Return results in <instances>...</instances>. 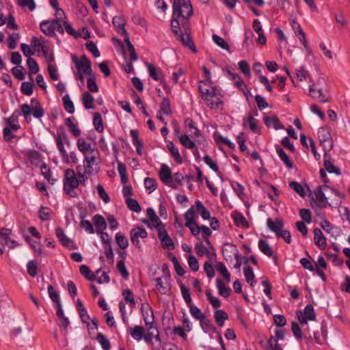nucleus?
Wrapping results in <instances>:
<instances>
[{"label": "nucleus", "mask_w": 350, "mask_h": 350, "mask_svg": "<svg viewBox=\"0 0 350 350\" xmlns=\"http://www.w3.org/2000/svg\"><path fill=\"white\" fill-rule=\"evenodd\" d=\"M193 14L190 0H174L170 27L178 41L192 52L197 53L191 37L190 17Z\"/></svg>", "instance_id": "obj_1"}, {"label": "nucleus", "mask_w": 350, "mask_h": 350, "mask_svg": "<svg viewBox=\"0 0 350 350\" xmlns=\"http://www.w3.org/2000/svg\"><path fill=\"white\" fill-rule=\"evenodd\" d=\"M31 105L25 103L21 106L20 112L18 110H15L12 116L8 118H5L7 124L18 122V118L23 114L25 121L29 123L31 121V115L35 118L40 119L44 115V109L41 105L40 102L36 98H32L30 100Z\"/></svg>", "instance_id": "obj_2"}, {"label": "nucleus", "mask_w": 350, "mask_h": 350, "mask_svg": "<svg viewBox=\"0 0 350 350\" xmlns=\"http://www.w3.org/2000/svg\"><path fill=\"white\" fill-rule=\"evenodd\" d=\"M160 180L173 189H178V186L183 185V176L178 172L173 175L170 167L167 164H162L159 173Z\"/></svg>", "instance_id": "obj_3"}, {"label": "nucleus", "mask_w": 350, "mask_h": 350, "mask_svg": "<svg viewBox=\"0 0 350 350\" xmlns=\"http://www.w3.org/2000/svg\"><path fill=\"white\" fill-rule=\"evenodd\" d=\"M198 90L202 99L210 109H218L220 105H223L222 100L217 97V95L219 94V90L217 86H211V90H210L199 85Z\"/></svg>", "instance_id": "obj_4"}, {"label": "nucleus", "mask_w": 350, "mask_h": 350, "mask_svg": "<svg viewBox=\"0 0 350 350\" xmlns=\"http://www.w3.org/2000/svg\"><path fill=\"white\" fill-rule=\"evenodd\" d=\"M63 183V189L66 194L68 195L70 198L78 196V193L75 189L79 186V180L76 177L73 170L67 169L65 170Z\"/></svg>", "instance_id": "obj_5"}, {"label": "nucleus", "mask_w": 350, "mask_h": 350, "mask_svg": "<svg viewBox=\"0 0 350 350\" xmlns=\"http://www.w3.org/2000/svg\"><path fill=\"white\" fill-rule=\"evenodd\" d=\"M57 148L59 151L62 160L64 163H69L70 159L66 150L64 148V144L68 148L70 147L71 143L68 135L66 134L63 126H60L55 136Z\"/></svg>", "instance_id": "obj_6"}, {"label": "nucleus", "mask_w": 350, "mask_h": 350, "mask_svg": "<svg viewBox=\"0 0 350 350\" xmlns=\"http://www.w3.org/2000/svg\"><path fill=\"white\" fill-rule=\"evenodd\" d=\"M158 238L161 242V245L163 248L168 250H173L175 249V244L169 236L165 226L163 223H160L157 226Z\"/></svg>", "instance_id": "obj_7"}, {"label": "nucleus", "mask_w": 350, "mask_h": 350, "mask_svg": "<svg viewBox=\"0 0 350 350\" xmlns=\"http://www.w3.org/2000/svg\"><path fill=\"white\" fill-rule=\"evenodd\" d=\"M72 62L78 72H82L86 75L91 76L92 74V64L85 55H83L79 59L75 55H72Z\"/></svg>", "instance_id": "obj_8"}, {"label": "nucleus", "mask_w": 350, "mask_h": 350, "mask_svg": "<svg viewBox=\"0 0 350 350\" xmlns=\"http://www.w3.org/2000/svg\"><path fill=\"white\" fill-rule=\"evenodd\" d=\"M92 221L94 222L96 230V232L100 235L101 242L105 241V237L109 238V235L107 232H104L107 227V224L105 221L104 217L101 215L96 214L92 217Z\"/></svg>", "instance_id": "obj_9"}, {"label": "nucleus", "mask_w": 350, "mask_h": 350, "mask_svg": "<svg viewBox=\"0 0 350 350\" xmlns=\"http://www.w3.org/2000/svg\"><path fill=\"white\" fill-rule=\"evenodd\" d=\"M55 235L63 246L68 250H75L77 247L73 244V241L68 238L61 227L55 228Z\"/></svg>", "instance_id": "obj_10"}, {"label": "nucleus", "mask_w": 350, "mask_h": 350, "mask_svg": "<svg viewBox=\"0 0 350 350\" xmlns=\"http://www.w3.org/2000/svg\"><path fill=\"white\" fill-rule=\"evenodd\" d=\"M57 23V18L53 19L52 21H44L40 23V30L44 33L46 36L49 37H55L57 36L55 32L54 24Z\"/></svg>", "instance_id": "obj_11"}, {"label": "nucleus", "mask_w": 350, "mask_h": 350, "mask_svg": "<svg viewBox=\"0 0 350 350\" xmlns=\"http://www.w3.org/2000/svg\"><path fill=\"white\" fill-rule=\"evenodd\" d=\"M149 75L154 81H159L161 83H165V79L164 75L159 68H156L153 64L150 63L146 64Z\"/></svg>", "instance_id": "obj_12"}, {"label": "nucleus", "mask_w": 350, "mask_h": 350, "mask_svg": "<svg viewBox=\"0 0 350 350\" xmlns=\"http://www.w3.org/2000/svg\"><path fill=\"white\" fill-rule=\"evenodd\" d=\"M314 84L310 85L309 87V95L314 99L318 100L321 103L329 102V98L323 92L322 89H315Z\"/></svg>", "instance_id": "obj_13"}, {"label": "nucleus", "mask_w": 350, "mask_h": 350, "mask_svg": "<svg viewBox=\"0 0 350 350\" xmlns=\"http://www.w3.org/2000/svg\"><path fill=\"white\" fill-rule=\"evenodd\" d=\"M314 241L315 245L320 250H325L327 245L325 237L323 235L322 231L319 228H315L313 230Z\"/></svg>", "instance_id": "obj_14"}, {"label": "nucleus", "mask_w": 350, "mask_h": 350, "mask_svg": "<svg viewBox=\"0 0 350 350\" xmlns=\"http://www.w3.org/2000/svg\"><path fill=\"white\" fill-rule=\"evenodd\" d=\"M324 157V167L325 169L329 172V173H333L336 175H340L341 171L340 169L335 165L332 163V157L330 153H324L323 154Z\"/></svg>", "instance_id": "obj_15"}, {"label": "nucleus", "mask_w": 350, "mask_h": 350, "mask_svg": "<svg viewBox=\"0 0 350 350\" xmlns=\"http://www.w3.org/2000/svg\"><path fill=\"white\" fill-rule=\"evenodd\" d=\"M112 23L120 35L125 36L129 34L125 29L126 23L124 18L120 16H114L112 20Z\"/></svg>", "instance_id": "obj_16"}, {"label": "nucleus", "mask_w": 350, "mask_h": 350, "mask_svg": "<svg viewBox=\"0 0 350 350\" xmlns=\"http://www.w3.org/2000/svg\"><path fill=\"white\" fill-rule=\"evenodd\" d=\"M275 148L276 152L278 154L280 159L284 163L285 166L288 169H292L293 167V162L289 158V157L286 154L284 150L278 144L275 145Z\"/></svg>", "instance_id": "obj_17"}, {"label": "nucleus", "mask_w": 350, "mask_h": 350, "mask_svg": "<svg viewBox=\"0 0 350 350\" xmlns=\"http://www.w3.org/2000/svg\"><path fill=\"white\" fill-rule=\"evenodd\" d=\"M11 234V230L7 228H3L0 231V241L3 245H8V241H10L12 245H9L10 248H14L18 245L16 241L10 239Z\"/></svg>", "instance_id": "obj_18"}, {"label": "nucleus", "mask_w": 350, "mask_h": 350, "mask_svg": "<svg viewBox=\"0 0 350 350\" xmlns=\"http://www.w3.org/2000/svg\"><path fill=\"white\" fill-rule=\"evenodd\" d=\"M267 226L271 231L275 234L277 232L282 230V228H284V222L280 218H277L275 221L271 218H268L267 220Z\"/></svg>", "instance_id": "obj_19"}, {"label": "nucleus", "mask_w": 350, "mask_h": 350, "mask_svg": "<svg viewBox=\"0 0 350 350\" xmlns=\"http://www.w3.org/2000/svg\"><path fill=\"white\" fill-rule=\"evenodd\" d=\"M258 120L253 117L251 113L247 114V120L243 119V126H246L247 124L249 125L250 129L255 133L260 134V130L257 125Z\"/></svg>", "instance_id": "obj_20"}, {"label": "nucleus", "mask_w": 350, "mask_h": 350, "mask_svg": "<svg viewBox=\"0 0 350 350\" xmlns=\"http://www.w3.org/2000/svg\"><path fill=\"white\" fill-rule=\"evenodd\" d=\"M130 135L132 137L133 144L136 147V152L138 155L142 154L143 142L139 138V132L137 130L131 129L130 131Z\"/></svg>", "instance_id": "obj_21"}, {"label": "nucleus", "mask_w": 350, "mask_h": 350, "mask_svg": "<svg viewBox=\"0 0 350 350\" xmlns=\"http://www.w3.org/2000/svg\"><path fill=\"white\" fill-rule=\"evenodd\" d=\"M263 120L267 127H269L271 125H272L275 130L283 129L284 128L279 118L275 116L265 117L264 118Z\"/></svg>", "instance_id": "obj_22"}, {"label": "nucleus", "mask_w": 350, "mask_h": 350, "mask_svg": "<svg viewBox=\"0 0 350 350\" xmlns=\"http://www.w3.org/2000/svg\"><path fill=\"white\" fill-rule=\"evenodd\" d=\"M184 217L186 220L185 226L190 227L191 226L196 225V219L197 215L195 213L194 206H191L184 214Z\"/></svg>", "instance_id": "obj_23"}, {"label": "nucleus", "mask_w": 350, "mask_h": 350, "mask_svg": "<svg viewBox=\"0 0 350 350\" xmlns=\"http://www.w3.org/2000/svg\"><path fill=\"white\" fill-rule=\"evenodd\" d=\"M167 148L169 150L171 156L174 159L176 163L178 164H182L183 159L178 152V148L175 146L174 143L171 141L168 142L167 144Z\"/></svg>", "instance_id": "obj_24"}, {"label": "nucleus", "mask_w": 350, "mask_h": 350, "mask_svg": "<svg viewBox=\"0 0 350 350\" xmlns=\"http://www.w3.org/2000/svg\"><path fill=\"white\" fill-rule=\"evenodd\" d=\"M195 205L196 211H197L198 213L200 215V216L204 220H207L209 218H211L210 211L204 206V205L200 200H196Z\"/></svg>", "instance_id": "obj_25"}, {"label": "nucleus", "mask_w": 350, "mask_h": 350, "mask_svg": "<svg viewBox=\"0 0 350 350\" xmlns=\"http://www.w3.org/2000/svg\"><path fill=\"white\" fill-rule=\"evenodd\" d=\"M200 325L201 328L205 333H215L217 332V328L212 324L211 321L204 317L203 320H200Z\"/></svg>", "instance_id": "obj_26"}, {"label": "nucleus", "mask_w": 350, "mask_h": 350, "mask_svg": "<svg viewBox=\"0 0 350 350\" xmlns=\"http://www.w3.org/2000/svg\"><path fill=\"white\" fill-rule=\"evenodd\" d=\"M314 193L317 199L319 202L318 206L320 208H325L326 204L327 203V198H326L325 193L322 191V187L319 186L317 188H316L314 191Z\"/></svg>", "instance_id": "obj_27"}, {"label": "nucleus", "mask_w": 350, "mask_h": 350, "mask_svg": "<svg viewBox=\"0 0 350 350\" xmlns=\"http://www.w3.org/2000/svg\"><path fill=\"white\" fill-rule=\"evenodd\" d=\"M74 117H69L66 119L65 124L68 128L69 131L75 136L79 137L81 135V130L77 127V124L73 122L75 120Z\"/></svg>", "instance_id": "obj_28"}, {"label": "nucleus", "mask_w": 350, "mask_h": 350, "mask_svg": "<svg viewBox=\"0 0 350 350\" xmlns=\"http://www.w3.org/2000/svg\"><path fill=\"white\" fill-rule=\"evenodd\" d=\"M234 225L237 227H243L245 229L249 228L250 224L245 217L239 212H237L233 217Z\"/></svg>", "instance_id": "obj_29"}, {"label": "nucleus", "mask_w": 350, "mask_h": 350, "mask_svg": "<svg viewBox=\"0 0 350 350\" xmlns=\"http://www.w3.org/2000/svg\"><path fill=\"white\" fill-rule=\"evenodd\" d=\"M163 278L159 277L157 278L154 280L157 282L156 286L157 288L159 291V292L165 295L169 291L170 288L169 281H163Z\"/></svg>", "instance_id": "obj_30"}, {"label": "nucleus", "mask_w": 350, "mask_h": 350, "mask_svg": "<svg viewBox=\"0 0 350 350\" xmlns=\"http://www.w3.org/2000/svg\"><path fill=\"white\" fill-rule=\"evenodd\" d=\"M29 79L31 81L23 82L21 87L22 93L26 96H31L33 92L34 83L31 75H29Z\"/></svg>", "instance_id": "obj_31"}, {"label": "nucleus", "mask_w": 350, "mask_h": 350, "mask_svg": "<svg viewBox=\"0 0 350 350\" xmlns=\"http://www.w3.org/2000/svg\"><path fill=\"white\" fill-rule=\"evenodd\" d=\"M214 319L219 327H223L225 321L228 319V315L224 310H217L214 312Z\"/></svg>", "instance_id": "obj_32"}, {"label": "nucleus", "mask_w": 350, "mask_h": 350, "mask_svg": "<svg viewBox=\"0 0 350 350\" xmlns=\"http://www.w3.org/2000/svg\"><path fill=\"white\" fill-rule=\"evenodd\" d=\"M216 285L219 291V294L224 298H228L230 295L231 289L226 286L224 282L219 278L216 280Z\"/></svg>", "instance_id": "obj_33"}, {"label": "nucleus", "mask_w": 350, "mask_h": 350, "mask_svg": "<svg viewBox=\"0 0 350 350\" xmlns=\"http://www.w3.org/2000/svg\"><path fill=\"white\" fill-rule=\"evenodd\" d=\"M204 163L209 166V167L217 173L218 176L223 180V175L219 171V167L216 162H215L209 155H205L203 158Z\"/></svg>", "instance_id": "obj_34"}, {"label": "nucleus", "mask_w": 350, "mask_h": 350, "mask_svg": "<svg viewBox=\"0 0 350 350\" xmlns=\"http://www.w3.org/2000/svg\"><path fill=\"white\" fill-rule=\"evenodd\" d=\"M317 135L321 145H323V143L326 142H330V140L332 139L329 131L325 127H321L318 131Z\"/></svg>", "instance_id": "obj_35"}, {"label": "nucleus", "mask_w": 350, "mask_h": 350, "mask_svg": "<svg viewBox=\"0 0 350 350\" xmlns=\"http://www.w3.org/2000/svg\"><path fill=\"white\" fill-rule=\"evenodd\" d=\"M31 46L34 49V51H36L37 52L42 51V55L44 56L47 55L48 51H47L46 46L45 45H44L43 44L40 43L39 39L37 37L33 36L31 38Z\"/></svg>", "instance_id": "obj_36"}, {"label": "nucleus", "mask_w": 350, "mask_h": 350, "mask_svg": "<svg viewBox=\"0 0 350 350\" xmlns=\"http://www.w3.org/2000/svg\"><path fill=\"white\" fill-rule=\"evenodd\" d=\"M145 330L143 327L139 325H135L130 329V334L135 340L139 341L144 336Z\"/></svg>", "instance_id": "obj_37"}, {"label": "nucleus", "mask_w": 350, "mask_h": 350, "mask_svg": "<svg viewBox=\"0 0 350 350\" xmlns=\"http://www.w3.org/2000/svg\"><path fill=\"white\" fill-rule=\"evenodd\" d=\"M159 113H163L165 115H170L172 113V108L170 100L168 97H163L160 104V109Z\"/></svg>", "instance_id": "obj_38"}, {"label": "nucleus", "mask_w": 350, "mask_h": 350, "mask_svg": "<svg viewBox=\"0 0 350 350\" xmlns=\"http://www.w3.org/2000/svg\"><path fill=\"white\" fill-rule=\"evenodd\" d=\"M243 274L245 278L246 282L248 284H250L251 286H253V284L254 282H256V281H255V275H254L252 267L250 265L244 266Z\"/></svg>", "instance_id": "obj_39"}, {"label": "nucleus", "mask_w": 350, "mask_h": 350, "mask_svg": "<svg viewBox=\"0 0 350 350\" xmlns=\"http://www.w3.org/2000/svg\"><path fill=\"white\" fill-rule=\"evenodd\" d=\"M102 243L104 245L105 248V256L107 258V259L111 260V263H113L114 261V254L112 250V247L111 245V239L109 237V238H107V240H105L104 242H102Z\"/></svg>", "instance_id": "obj_40"}, {"label": "nucleus", "mask_w": 350, "mask_h": 350, "mask_svg": "<svg viewBox=\"0 0 350 350\" xmlns=\"http://www.w3.org/2000/svg\"><path fill=\"white\" fill-rule=\"evenodd\" d=\"M93 102L94 97L89 92H86L82 94V103L86 109H92L94 108Z\"/></svg>", "instance_id": "obj_41"}, {"label": "nucleus", "mask_w": 350, "mask_h": 350, "mask_svg": "<svg viewBox=\"0 0 350 350\" xmlns=\"http://www.w3.org/2000/svg\"><path fill=\"white\" fill-rule=\"evenodd\" d=\"M258 247L260 252H262L266 256L269 257L273 256V251L271 247L266 241L263 239H260L258 241Z\"/></svg>", "instance_id": "obj_42"}, {"label": "nucleus", "mask_w": 350, "mask_h": 350, "mask_svg": "<svg viewBox=\"0 0 350 350\" xmlns=\"http://www.w3.org/2000/svg\"><path fill=\"white\" fill-rule=\"evenodd\" d=\"M184 124L185 128L188 129L189 131L191 132L192 130H194V132L193 133L194 137H198L201 135L200 131L196 126L194 121L191 118H187L184 121Z\"/></svg>", "instance_id": "obj_43"}, {"label": "nucleus", "mask_w": 350, "mask_h": 350, "mask_svg": "<svg viewBox=\"0 0 350 350\" xmlns=\"http://www.w3.org/2000/svg\"><path fill=\"white\" fill-rule=\"evenodd\" d=\"M216 269L223 276L226 282H230V273L223 262H219L217 263Z\"/></svg>", "instance_id": "obj_44"}, {"label": "nucleus", "mask_w": 350, "mask_h": 350, "mask_svg": "<svg viewBox=\"0 0 350 350\" xmlns=\"http://www.w3.org/2000/svg\"><path fill=\"white\" fill-rule=\"evenodd\" d=\"M79 272L88 280L91 282L96 280L95 274L90 270L88 266L85 265H81L79 268Z\"/></svg>", "instance_id": "obj_45"}, {"label": "nucleus", "mask_w": 350, "mask_h": 350, "mask_svg": "<svg viewBox=\"0 0 350 350\" xmlns=\"http://www.w3.org/2000/svg\"><path fill=\"white\" fill-rule=\"evenodd\" d=\"M93 125L97 132L102 133L103 131V121L99 112H95L94 113Z\"/></svg>", "instance_id": "obj_46"}, {"label": "nucleus", "mask_w": 350, "mask_h": 350, "mask_svg": "<svg viewBox=\"0 0 350 350\" xmlns=\"http://www.w3.org/2000/svg\"><path fill=\"white\" fill-rule=\"evenodd\" d=\"M91 338L92 339H96L98 340L104 350H109L111 349V344L109 340L103 334L98 332L97 333L96 338L92 336H91Z\"/></svg>", "instance_id": "obj_47"}, {"label": "nucleus", "mask_w": 350, "mask_h": 350, "mask_svg": "<svg viewBox=\"0 0 350 350\" xmlns=\"http://www.w3.org/2000/svg\"><path fill=\"white\" fill-rule=\"evenodd\" d=\"M234 85L240 91L243 92L245 98L247 100H248L250 97L252 96V94L243 80L240 79L239 81H236Z\"/></svg>", "instance_id": "obj_48"}, {"label": "nucleus", "mask_w": 350, "mask_h": 350, "mask_svg": "<svg viewBox=\"0 0 350 350\" xmlns=\"http://www.w3.org/2000/svg\"><path fill=\"white\" fill-rule=\"evenodd\" d=\"M124 37V41L126 43V44L127 46V49L130 53L131 62H135L137 59V55L135 52L134 46L132 44L131 42L130 41L129 35L128 34L127 36H125Z\"/></svg>", "instance_id": "obj_49"}, {"label": "nucleus", "mask_w": 350, "mask_h": 350, "mask_svg": "<svg viewBox=\"0 0 350 350\" xmlns=\"http://www.w3.org/2000/svg\"><path fill=\"white\" fill-rule=\"evenodd\" d=\"M52 211L49 207L42 206L38 211V217L42 221H47L51 219Z\"/></svg>", "instance_id": "obj_50"}, {"label": "nucleus", "mask_w": 350, "mask_h": 350, "mask_svg": "<svg viewBox=\"0 0 350 350\" xmlns=\"http://www.w3.org/2000/svg\"><path fill=\"white\" fill-rule=\"evenodd\" d=\"M115 240L121 250H125L129 246V241L122 232H119L116 234Z\"/></svg>", "instance_id": "obj_51"}, {"label": "nucleus", "mask_w": 350, "mask_h": 350, "mask_svg": "<svg viewBox=\"0 0 350 350\" xmlns=\"http://www.w3.org/2000/svg\"><path fill=\"white\" fill-rule=\"evenodd\" d=\"M126 204L128 208L133 212L139 213L142 211L141 206L139 204L138 201L134 198H126Z\"/></svg>", "instance_id": "obj_52"}, {"label": "nucleus", "mask_w": 350, "mask_h": 350, "mask_svg": "<svg viewBox=\"0 0 350 350\" xmlns=\"http://www.w3.org/2000/svg\"><path fill=\"white\" fill-rule=\"evenodd\" d=\"M62 102L64 109L69 113H73L75 112V106L71 100L70 96L66 94L62 97Z\"/></svg>", "instance_id": "obj_53"}, {"label": "nucleus", "mask_w": 350, "mask_h": 350, "mask_svg": "<svg viewBox=\"0 0 350 350\" xmlns=\"http://www.w3.org/2000/svg\"><path fill=\"white\" fill-rule=\"evenodd\" d=\"M187 306L189 308L190 313L194 319L198 321H200L201 319L203 320L204 319L205 314H203L201 310L196 306L191 304Z\"/></svg>", "instance_id": "obj_54"}, {"label": "nucleus", "mask_w": 350, "mask_h": 350, "mask_svg": "<svg viewBox=\"0 0 350 350\" xmlns=\"http://www.w3.org/2000/svg\"><path fill=\"white\" fill-rule=\"evenodd\" d=\"M118 171L120 176L121 182L123 184H126L129 181V178L126 174V166L122 162H118Z\"/></svg>", "instance_id": "obj_55"}, {"label": "nucleus", "mask_w": 350, "mask_h": 350, "mask_svg": "<svg viewBox=\"0 0 350 350\" xmlns=\"http://www.w3.org/2000/svg\"><path fill=\"white\" fill-rule=\"evenodd\" d=\"M122 295L125 301L129 303V306L131 308H135L136 304L134 299V295L131 290L129 288L124 290L122 292Z\"/></svg>", "instance_id": "obj_56"}, {"label": "nucleus", "mask_w": 350, "mask_h": 350, "mask_svg": "<svg viewBox=\"0 0 350 350\" xmlns=\"http://www.w3.org/2000/svg\"><path fill=\"white\" fill-rule=\"evenodd\" d=\"M179 140L181 144L188 149H193L196 147L194 142H193L189 137L186 135H180L179 136Z\"/></svg>", "instance_id": "obj_57"}, {"label": "nucleus", "mask_w": 350, "mask_h": 350, "mask_svg": "<svg viewBox=\"0 0 350 350\" xmlns=\"http://www.w3.org/2000/svg\"><path fill=\"white\" fill-rule=\"evenodd\" d=\"M12 75L18 80H23L25 77L26 71L23 66H16L11 70Z\"/></svg>", "instance_id": "obj_58"}, {"label": "nucleus", "mask_w": 350, "mask_h": 350, "mask_svg": "<svg viewBox=\"0 0 350 350\" xmlns=\"http://www.w3.org/2000/svg\"><path fill=\"white\" fill-rule=\"evenodd\" d=\"M179 287L180 288L182 296L187 304V306L192 304V300L190 295L189 290L185 286L182 282L179 283Z\"/></svg>", "instance_id": "obj_59"}, {"label": "nucleus", "mask_w": 350, "mask_h": 350, "mask_svg": "<svg viewBox=\"0 0 350 350\" xmlns=\"http://www.w3.org/2000/svg\"><path fill=\"white\" fill-rule=\"evenodd\" d=\"M213 40L214 41V42L218 45L219 46H220L222 49H224V50H226L228 51H230V46L229 44H228V42L223 38H221V36L217 35V34H213Z\"/></svg>", "instance_id": "obj_60"}, {"label": "nucleus", "mask_w": 350, "mask_h": 350, "mask_svg": "<svg viewBox=\"0 0 350 350\" xmlns=\"http://www.w3.org/2000/svg\"><path fill=\"white\" fill-rule=\"evenodd\" d=\"M144 186L146 189L148 190L149 193H151L157 188V180L153 178L146 177L144 179Z\"/></svg>", "instance_id": "obj_61"}, {"label": "nucleus", "mask_w": 350, "mask_h": 350, "mask_svg": "<svg viewBox=\"0 0 350 350\" xmlns=\"http://www.w3.org/2000/svg\"><path fill=\"white\" fill-rule=\"evenodd\" d=\"M289 187L293 189L297 193H298L301 197H305L306 193L304 188L302 185L296 182V181H291L289 183Z\"/></svg>", "instance_id": "obj_62"}, {"label": "nucleus", "mask_w": 350, "mask_h": 350, "mask_svg": "<svg viewBox=\"0 0 350 350\" xmlns=\"http://www.w3.org/2000/svg\"><path fill=\"white\" fill-rule=\"evenodd\" d=\"M194 250L197 255L200 257L209 253V250L203 245L201 241H199L195 244Z\"/></svg>", "instance_id": "obj_63"}, {"label": "nucleus", "mask_w": 350, "mask_h": 350, "mask_svg": "<svg viewBox=\"0 0 350 350\" xmlns=\"http://www.w3.org/2000/svg\"><path fill=\"white\" fill-rule=\"evenodd\" d=\"M27 65L31 74H36L38 72L39 65L33 58H28L27 59Z\"/></svg>", "instance_id": "obj_64"}]
</instances>
